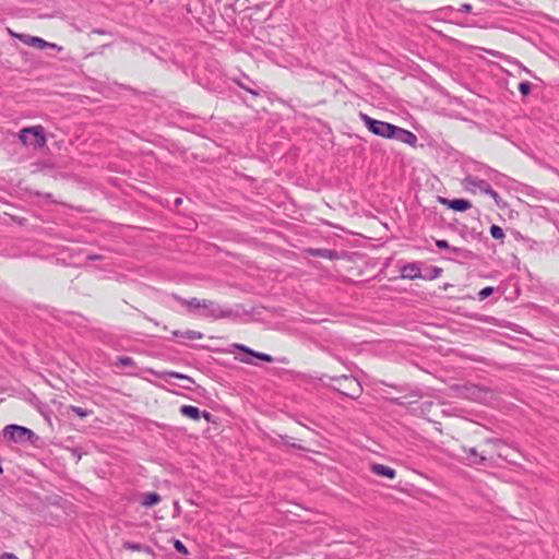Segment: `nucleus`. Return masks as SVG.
Instances as JSON below:
<instances>
[{
	"instance_id": "f257e3e1",
	"label": "nucleus",
	"mask_w": 559,
	"mask_h": 559,
	"mask_svg": "<svg viewBox=\"0 0 559 559\" xmlns=\"http://www.w3.org/2000/svg\"><path fill=\"white\" fill-rule=\"evenodd\" d=\"M332 380L335 383L334 389L350 399L359 397L362 392L361 384L353 377L344 374L334 377Z\"/></svg>"
},
{
	"instance_id": "f03ea898",
	"label": "nucleus",
	"mask_w": 559,
	"mask_h": 559,
	"mask_svg": "<svg viewBox=\"0 0 559 559\" xmlns=\"http://www.w3.org/2000/svg\"><path fill=\"white\" fill-rule=\"evenodd\" d=\"M360 118L364 121L367 129L376 135L392 139L394 132V124L385 121L376 120L366 114H360Z\"/></svg>"
},
{
	"instance_id": "7ed1b4c3",
	"label": "nucleus",
	"mask_w": 559,
	"mask_h": 559,
	"mask_svg": "<svg viewBox=\"0 0 559 559\" xmlns=\"http://www.w3.org/2000/svg\"><path fill=\"white\" fill-rule=\"evenodd\" d=\"M20 140L26 145L44 147L46 144L44 128L41 126L24 128L20 132Z\"/></svg>"
},
{
	"instance_id": "20e7f679",
	"label": "nucleus",
	"mask_w": 559,
	"mask_h": 559,
	"mask_svg": "<svg viewBox=\"0 0 559 559\" xmlns=\"http://www.w3.org/2000/svg\"><path fill=\"white\" fill-rule=\"evenodd\" d=\"M465 187L475 192L476 190L480 191L481 193L490 195L496 203H498L499 194L491 188V186L484 179H480L478 177L468 176L464 180Z\"/></svg>"
},
{
	"instance_id": "39448f33",
	"label": "nucleus",
	"mask_w": 559,
	"mask_h": 559,
	"mask_svg": "<svg viewBox=\"0 0 559 559\" xmlns=\"http://www.w3.org/2000/svg\"><path fill=\"white\" fill-rule=\"evenodd\" d=\"M3 436L14 442L29 441L34 437V432L23 426L8 425L3 429Z\"/></svg>"
},
{
	"instance_id": "423d86ee",
	"label": "nucleus",
	"mask_w": 559,
	"mask_h": 559,
	"mask_svg": "<svg viewBox=\"0 0 559 559\" xmlns=\"http://www.w3.org/2000/svg\"><path fill=\"white\" fill-rule=\"evenodd\" d=\"M233 347L235 349L243 352L245 354L248 355L246 357H237V359L239 361L245 362V364H252V360H251V358L249 356L255 357V358L261 359V360L266 361V362H272L274 360L271 355L264 354V353L254 352L251 348H249V347H247L245 345H241V344H234Z\"/></svg>"
},
{
	"instance_id": "0eeeda50",
	"label": "nucleus",
	"mask_w": 559,
	"mask_h": 559,
	"mask_svg": "<svg viewBox=\"0 0 559 559\" xmlns=\"http://www.w3.org/2000/svg\"><path fill=\"white\" fill-rule=\"evenodd\" d=\"M17 37L25 45L38 48L40 50L46 49V48H55V49H58V50L62 49L61 47H58L56 44L48 43V41L44 40L40 37L31 36V35H26V34H21Z\"/></svg>"
},
{
	"instance_id": "6e6552de",
	"label": "nucleus",
	"mask_w": 559,
	"mask_h": 559,
	"mask_svg": "<svg viewBox=\"0 0 559 559\" xmlns=\"http://www.w3.org/2000/svg\"><path fill=\"white\" fill-rule=\"evenodd\" d=\"M462 452L466 454L464 457L465 463L469 466H477L485 464L487 457L483 453H478L476 448L462 447Z\"/></svg>"
},
{
	"instance_id": "1a4fd4ad",
	"label": "nucleus",
	"mask_w": 559,
	"mask_h": 559,
	"mask_svg": "<svg viewBox=\"0 0 559 559\" xmlns=\"http://www.w3.org/2000/svg\"><path fill=\"white\" fill-rule=\"evenodd\" d=\"M209 304L212 305V307H204L202 308V316L213 318V319H219V318H226L231 314L230 310L222 309L219 305H217L214 301L207 300Z\"/></svg>"
},
{
	"instance_id": "9d476101",
	"label": "nucleus",
	"mask_w": 559,
	"mask_h": 559,
	"mask_svg": "<svg viewBox=\"0 0 559 559\" xmlns=\"http://www.w3.org/2000/svg\"><path fill=\"white\" fill-rule=\"evenodd\" d=\"M392 139H395L400 142H403V143H406L409 145H415L417 142V136L413 132L405 130L403 128L396 127V126L394 128Z\"/></svg>"
},
{
	"instance_id": "9b49d317",
	"label": "nucleus",
	"mask_w": 559,
	"mask_h": 559,
	"mask_svg": "<svg viewBox=\"0 0 559 559\" xmlns=\"http://www.w3.org/2000/svg\"><path fill=\"white\" fill-rule=\"evenodd\" d=\"M159 377L162 379H164L165 381H168V378L181 379L185 381V384L182 385V388L186 390H191L192 385L194 384V380L191 377L176 372V371H166V372H163Z\"/></svg>"
},
{
	"instance_id": "f8f14e48",
	"label": "nucleus",
	"mask_w": 559,
	"mask_h": 559,
	"mask_svg": "<svg viewBox=\"0 0 559 559\" xmlns=\"http://www.w3.org/2000/svg\"><path fill=\"white\" fill-rule=\"evenodd\" d=\"M443 204H447L449 209H452L454 211L463 212L472 207V204L469 201L465 199H453V200H442Z\"/></svg>"
},
{
	"instance_id": "ddd939ff",
	"label": "nucleus",
	"mask_w": 559,
	"mask_h": 559,
	"mask_svg": "<svg viewBox=\"0 0 559 559\" xmlns=\"http://www.w3.org/2000/svg\"><path fill=\"white\" fill-rule=\"evenodd\" d=\"M401 272L403 278L415 280L421 277L420 269L415 263H408L404 265Z\"/></svg>"
},
{
	"instance_id": "4468645a",
	"label": "nucleus",
	"mask_w": 559,
	"mask_h": 559,
	"mask_svg": "<svg viewBox=\"0 0 559 559\" xmlns=\"http://www.w3.org/2000/svg\"><path fill=\"white\" fill-rule=\"evenodd\" d=\"M371 471L378 476H382V477H386V478H391V479H393L396 475L395 469H393L389 466L382 465V464H373L371 466Z\"/></svg>"
},
{
	"instance_id": "2eb2a0df",
	"label": "nucleus",
	"mask_w": 559,
	"mask_h": 559,
	"mask_svg": "<svg viewBox=\"0 0 559 559\" xmlns=\"http://www.w3.org/2000/svg\"><path fill=\"white\" fill-rule=\"evenodd\" d=\"M162 500V497L157 492H146L142 495L141 498V504L143 507L150 508L154 504L159 503Z\"/></svg>"
},
{
	"instance_id": "dca6fc26",
	"label": "nucleus",
	"mask_w": 559,
	"mask_h": 559,
	"mask_svg": "<svg viewBox=\"0 0 559 559\" xmlns=\"http://www.w3.org/2000/svg\"><path fill=\"white\" fill-rule=\"evenodd\" d=\"M436 246L439 248V249H448L450 250L451 252L457 254V255H462V257H467V251L462 249V248H457V247H450L449 242L447 240H443V239H439V240H436Z\"/></svg>"
},
{
	"instance_id": "f3484780",
	"label": "nucleus",
	"mask_w": 559,
	"mask_h": 559,
	"mask_svg": "<svg viewBox=\"0 0 559 559\" xmlns=\"http://www.w3.org/2000/svg\"><path fill=\"white\" fill-rule=\"evenodd\" d=\"M180 413L183 416L189 417V418H191L193 420H199L200 417H201L200 409L198 407L191 406V405H183V406H181Z\"/></svg>"
},
{
	"instance_id": "a211bd4d",
	"label": "nucleus",
	"mask_w": 559,
	"mask_h": 559,
	"mask_svg": "<svg viewBox=\"0 0 559 559\" xmlns=\"http://www.w3.org/2000/svg\"><path fill=\"white\" fill-rule=\"evenodd\" d=\"M123 547L126 549H129V550H132V551H141V550H143L146 554H148L150 556H154V552H153V550L150 547L143 546V545L138 544V543L126 542L123 544Z\"/></svg>"
},
{
	"instance_id": "6ab92c4d",
	"label": "nucleus",
	"mask_w": 559,
	"mask_h": 559,
	"mask_svg": "<svg viewBox=\"0 0 559 559\" xmlns=\"http://www.w3.org/2000/svg\"><path fill=\"white\" fill-rule=\"evenodd\" d=\"M185 304L190 308L202 309L204 307H212L211 304L207 302L206 299H198L191 298L190 300H186Z\"/></svg>"
},
{
	"instance_id": "aec40b11",
	"label": "nucleus",
	"mask_w": 559,
	"mask_h": 559,
	"mask_svg": "<svg viewBox=\"0 0 559 559\" xmlns=\"http://www.w3.org/2000/svg\"><path fill=\"white\" fill-rule=\"evenodd\" d=\"M490 235L495 239H503L504 238V233H503L502 228L497 225H492L490 227Z\"/></svg>"
},
{
	"instance_id": "412c9836",
	"label": "nucleus",
	"mask_w": 559,
	"mask_h": 559,
	"mask_svg": "<svg viewBox=\"0 0 559 559\" xmlns=\"http://www.w3.org/2000/svg\"><path fill=\"white\" fill-rule=\"evenodd\" d=\"M70 411H72L75 415H78L81 418H84L92 413L91 411L74 405L70 406Z\"/></svg>"
},
{
	"instance_id": "4be33fe9",
	"label": "nucleus",
	"mask_w": 559,
	"mask_h": 559,
	"mask_svg": "<svg viewBox=\"0 0 559 559\" xmlns=\"http://www.w3.org/2000/svg\"><path fill=\"white\" fill-rule=\"evenodd\" d=\"M180 335L186 338H189V340H200L203 336L200 332L192 331V330H188Z\"/></svg>"
},
{
	"instance_id": "5701e85b",
	"label": "nucleus",
	"mask_w": 559,
	"mask_h": 559,
	"mask_svg": "<svg viewBox=\"0 0 559 559\" xmlns=\"http://www.w3.org/2000/svg\"><path fill=\"white\" fill-rule=\"evenodd\" d=\"M173 544H174L175 549L178 552H180L182 555H188L189 554L187 547L179 539H174Z\"/></svg>"
},
{
	"instance_id": "b1692460",
	"label": "nucleus",
	"mask_w": 559,
	"mask_h": 559,
	"mask_svg": "<svg viewBox=\"0 0 559 559\" xmlns=\"http://www.w3.org/2000/svg\"><path fill=\"white\" fill-rule=\"evenodd\" d=\"M519 91L523 95H527L531 92V83L528 81L521 82L519 84Z\"/></svg>"
},
{
	"instance_id": "393cba45",
	"label": "nucleus",
	"mask_w": 559,
	"mask_h": 559,
	"mask_svg": "<svg viewBox=\"0 0 559 559\" xmlns=\"http://www.w3.org/2000/svg\"><path fill=\"white\" fill-rule=\"evenodd\" d=\"M117 364L119 366L127 367V366H132L134 362H133L132 358L127 357V356H122V357L118 358V362Z\"/></svg>"
},
{
	"instance_id": "a878e982",
	"label": "nucleus",
	"mask_w": 559,
	"mask_h": 559,
	"mask_svg": "<svg viewBox=\"0 0 559 559\" xmlns=\"http://www.w3.org/2000/svg\"><path fill=\"white\" fill-rule=\"evenodd\" d=\"M493 292L492 287H485L479 292V298L484 300L485 298L489 297Z\"/></svg>"
},
{
	"instance_id": "bb28decb",
	"label": "nucleus",
	"mask_w": 559,
	"mask_h": 559,
	"mask_svg": "<svg viewBox=\"0 0 559 559\" xmlns=\"http://www.w3.org/2000/svg\"><path fill=\"white\" fill-rule=\"evenodd\" d=\"M316 254L323 257V258H329V259H332V257H333V252L330 250H325V249L317 250Z\"/></svg>"
},
{
	"instance_id": "cd10ccee",
	"label": "nucleus",
	"mask_w": 559,
	"mask_h": 559,
	"mask_svg": "<svg viewBox=\"0 0 559 559\" xmlns=\"http://www.w3.org/2000/svg\"><path fill=\"white\" fill-rule=\"evenodd\" d=\"M472 9H473V8H472V5H471V4H468V3H463V4H461V7H460L459 11H460V12H463V13H469V12L472 11Z\"/></svg>"
},
{
	"instance_id": "c85d7f7f",
	"label": "nucleus",
	"mask_w": 559,
	"mask_h": 559,
	"mask_svg": "<svg viewBox=\"0 0 559 559\" xmlns=\"http://www.w3.org/2000/svg\"><path fill=\"white\" fill-rule=\"evenodd\" d=\"M0 559H19V557H16L14 554H11V552H3L0 556Z\"/></svg>"
},
{
	"instance_id": "c756f323",
	"label": "nucleus",
	"mask_w": 559,
	"mask_h": 559,
	"mask_svg": "<svg viewBox=\"0 0 559 559\" xmlns=\"http://www.w3.org/2000/svg\"><path fill=\"white\" fill-rule=\"evenodd\" d=\"M182 200L180 198H177L175 200V205L178 206L179 204H181Z\"/></svg>"
},
{
	"instance_id": "7c9ffc66",
	"label": "nucleus",
	"mask_w": 559,
	"mask_h": 559,
	"mask_svg": "<svg viewBox=\"0 0 559 559\" xmlns=\"http://www.w3.org/2000/svg\"><path fill=\"white\" fill-rule=\"evenodd\" d=\"M486 442H487V443H497V442H498V440L487 439V441H486Z\"/></svg>"
},
{
	"instance_id": "2f4dec72",
	"label": "nucleus",
	"mask_w": 559,
	"mask_h": 559,
	"mask_svg": "<svg viewBox=\"0 0 559 559\" xmlns=\"http://www.w3.org/2000/svg\"><path fill=\"white\" fill-rule=\"evenodd\" d=\"M203 416L209 420L211 415H210V413L204 412Z\"/></svg>"
}]
</instances>
